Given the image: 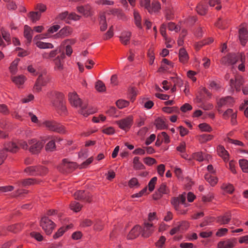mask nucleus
<instances>
[{
  "instance_id": "4468645a",
  "label": "nucleus",
  "mask_w": 248,
  "mask_h": 248,
  "mask_svg": "<svg viewBox=\"0 0 248 248\" xmlns=\"http://www.w3.org/2000/svg\"><path fill=\"white\" fill-rule=\"evenodd\" d=\"M154 231L153 224L145 222L143 227H141V236L145 238L149 237Z\"/></svg>"
},
{
  "instance_id": "cd10ccee",
  "label": "nucleus",
  "mask_w": 248,
  "mask_h": 248,
  "mask_svg": "<svg viewBox=\"0 0 248 248\" xmlns=\"http://www.w3.org/2000/svg\"><path fill=\"white\" fill-rule=\"evenodd\" d=\"M196 9L199 14L204 16L206 15L207 12L208 6L205 2H202L197 5Z\"/></svg>"
},
{
  "instance_id": "7ed1b4c3",
  "label": "nucleus",
  "mask_w": 248,
  "mask_h": 248,
  "mask_svg": "<svg viewBox=\"0 0 248 248\" xmlns=\"http://www.w3.org/2000/svg\"><path fill=\"white\" fill-rule=\"evenodd\" d=\"M40 226L46 234H50L55 227V224L47 217L45 216L40 220Z\"/></svg>"
},
{
  "instance_id": "de8ad7c7",
  "label": "nucleus",
  "mask_w": 248,
  "mask_h": 248,
  "mask_svg": "<svg viewBox=\"0 0 248 248\" xmlns=\"http://www.w3.org/2000/svg\"><path fill=\"white\" fill-rule=\"evenodd\" d=\"M71 227L70 225H67L66 227H61L59 230L57 231L56 233L54 235L53 237L55 239L59 238L60 236H62L63 233L65 232V231L70 228Z\"/></svg>"
},
{
  "instance_id": "603ef678",
  "label": "nucleus",
  "mask_w": 248,
  "mask_h": 248,
  "mask_svg": "<svg viewBox=\"0 0 248 248\" xmlns=\"http://www.w3.org/2000/svg\"><path fill=\"white\" fill-rule=\"evenodd\" d=\"M81 207L82 206L78 202L75 201L72 202L70 204L71 209L76 212L79 211Z\"/></svg>"
},
{
  "instance_id": "c756f323",
  "label": "nucleus",
  "mask_w": 248,
  "mask_h": 248,
  "mask_svg": "<svg viewBox=\"0 0 248 248\" xmlns=\"http://www.w3.org/2000/svg\"><path fill=\"white\" fill-rule=\"evenodd\" d=\"M134 23L136 27L139 29H142V26L141 24V17L140 16L139 13L137 11H134Z\"/></svg>"
},
{
  "instance_id": "79ce46f5",
  "label": "nucleus",
  "mask_w": 248,
  "mask_h": 248,
  "mask_svg": "<svg viewBox=\"0 0 248 248\" xmlns=\"http://www.w3.org/2000/svg\"><path fill=\"white\" fill-rule=\"evenodd\" d=\"M140 104L147 109H150L154 104L152 101L150 100L147 98L142 99L140 101Z\"/></svg>"
},
{
  "instance_id": "423d86ee",
  "label": "nucleus",
  "mask_w": 248,
  "mask_h": 248,
  "mask_svg": "<svg viewBox=\"0 0 248 248\" xmlns=\"http://www.w3.org/2000/svg\"><path fill=\"white\" fill-rule=\"evenodd\" d=\"M53 104L57 108L58 112L61 115H65L66 114V108L63 102L62 95L59 94L57 96Z\"/></svg>"
},
{
  "instance_id": "774afa93",
  "label": "nucleus",
  "mask_w": 248,
  "mask_h": 248,
  "mask_svg": "<svg viewBox=\"0 0 248 248\" xmlns=\"http://www.w3.org/2000/svg\"><path fill=\"white\" fill-rule=\"evenodd\" d=\"M0 112L4 115H8L9 114L10 111L6 105L5 104H0Z\"/></svg>"
},
{
  "instance_id": "864d4df0",
  "label": "nucleus",
  "mask_w": 248,
  "mask_h": 248,
  "mask_svg": "<svg viewBox=\"0 0 248 248\" xmlns=\"http://www.w3.org/2000/svg\"><path fill=\"white\" fill-rule=\"evenodd\" d=\"M19 61L20 59L19 58H16L12 62L9 67V70L11 73H13L15 72L17 69V66Z\"/></svg>"
},
{
  "instance_id": "f03ea898",
  "label": "nucleus",
  "mask_w": 248,
  "mask_h": 248,
  "mask_svg": "<svg viewBox=\"0 0 248 248\" xmlns=\"http://www.w3.org/2000/svg\"><path fill=\"white\" fill-rule=\"evenodd\" d=\"M246 57L244 53H230L223 57L220 60V63L223 65H233L237 62H245Z\"/></svg>"
},
{
  "instance_id": "052dcab7",
  "label": "nucleus",
  "mask_w": 248,
  "mask_h": 248,
  "mask_svg": "<svg viewBox=\"0 0 248 248\" xmlns=\"http://www.w3.org/2000/svg\"><path fill=\"white\" fill-rule=\"evenodd\" d=\"M155 125L158 129H163L166 127L164 121L161 119H157L155 121Z\"/></svg>"
},
{
  "instance_id": "393cba45",
  "label": "nucleus",
  "mask_w": 248,
  "mask_h": 248,
  "mask_svg": "<svg viewBox=\"0 0 248 248\" xmlns=\"http://www.w3.org/2000/svg\"><path fill=\"white\" fill-rule=\"evenodd\" d=\"M131 36V32L130 31H123L121 35L120 36V40L121 42L124 45H128L130 42Z\"/></svg>"
},
{
  "instance_id": "2f4dec72",
  "label": "nucleus",
  "mask_w": 248,
  "mask_h": 248,
  "mask_svg": "<svg viewBox=\"0 0 248 248\" xmlns=\"http://www.w3.org/2000/svg\"><path fill=\"white\" fill-rule=\"evenodd\" d=\"M3 150H5L6 153L8 151L15 153L18 151V147L15 143L9 142L5 145V148Z\"/></svg>"
},
{
  "instance_id": "1a4fd4ad",
  "label": "nucleus",
  "mask_w": 248,
  "mask_h": 248,
  "mask_svg": "<svg viewBox=\"0 0 248 248\" xmlns=\"http://www.w3.org/2000/svg\"><path fill=\"white\" fill-rule=\"evenodd\" d=\"M46 127L49 130L55 131L60 133L64 132L63 126L55 121H47L44 123Z\"/></svg>"
},
{
  "instance_id": "e2e57ef3",
  "label": "nucleus",
  "mask_w": 248,
  "mask_h": 248,
  "mask_svg": "<svg viewBox=\"0 0 248 248\" xmlns=\"http://www.w3.org/2000/svg\"><path fill=\"white\" fill-rule=\"evenodd\" d=\"M118 76L116 74L113 75L110 78V85L112 87H114L118 85Z\"/></svg>"
},
{
  "instance_id": "0eeeda50",
  "label": "nucleus",
  "mask_w": 248,
  "mask_h": 248,
  "mask_svg": "<svg viewBox=\"0 0 248 248\" xmlns=\"http://www.w3.org/2000/svg\"><path fill=\"white\" fill-rule=\"evenodd\" d=\"M53 104L57 108L58 112L61 115H65L66 114V108L63 102L62 95L59 94L57 96Z\"/></svg>"
},
{
  "instance_id": "5701e85b",
  "label": "nucleus",
  "mask_w": 248,
  "mask_h": 248,
  "mask_svg": "<svg viewBox=\"0 0 248 248\" xmlns=\"http://www.w3.org/2000/svg\"><path fill=\"white\" fill-rule=\"evenodd\" d=\"M232 215L230 213H226L222 216L217 217L216 221L220 225L228 224L231 220Z\"/></svg>"
},
{
  "instance_id": "09e8293b",
  "label": "nucleus",
  "mask_w": 248,
  "mask_h": 248,
  "mask_svg": "<svg viewBox=\"0 0 248 248\" xmlns=\"http://www.w3.org/2000/svg\"><path fill=\"white\" fill-rule=\"evenodd\" d=\"M218 155L223 157L225 159L227 158L228 156V152L225 149L224 147L219 146L217 149Z\"/></svg>"
},
{
  "instance_id": "e433bc0d",
  "label": "nucleus",
  "mask_w": 248,
  "mask_h": 248,
  "mask_svg": "<svg viewBox=\"0 0 248 248\" xmlns=\"http://www.w3.org/2000/svg\"><path fill=\"white\" fill-rule=\"evenodd\" d=\"M36 46L40 49L53 48L54 46L50 43H45L42 41H37L36 42Z\"/></svg>"
},
{
  "instance_id": "6e6552de",
  "label": "nucleus",
  "mask_w": 248,
  "mask_h": 248,
  "mask_svg": "<svg viewBox=\"0 0 248 248\" xmlns=\"http://www.w3.org/2000/svg\"><path fill=\"white\" fill-rule=\"evenodd\" d=\"M29 151L32 154H38L43 147L44 142L42 141H38L35 139H32L29 141Z\"/></svg>"
},
{
  "instance_id": "c03bdc74",
  "label": "nucleus",
  "mask_w": 248,
  "mask_h": 248,
  "mask_svg": "<svg viewBox=\"0 0 248 248\" xmlns=\"http://www.w3.org/2000/svg\"><path fill=\"white\" fill-rule=\"evenodd\" d=\"M26 77L23 75L15 77L12 79L13 82L17 85H22L24 83Z\"/></svg>"
},
{
  "instance_id": "f257e3e1",
  "label": "nucleus",
  "mask_w": 248,
  "mask_h": 248,
  "mask_svg": "<svg viewBox=\"0 0 248 248\" xmlns=\"http://www.w3.org/2000/svg\"><path fill=\"white\" fill-rule=\"evenodd\" d=\"M69 100L72 106L76 108L80 107L81 109L79 112L85 117L88 116L92 113V112H89L86 110L88 104L83 102L78 94H69Z\"/></svg>"
},
{
  "instance_id": "4c0bfd02",
  "label": "nucleus",
  "mask_w": 248,
  "mask_h": 248,
  "mask_svg": "<svg viewBox=\"0 0 248 248\" xmlns=\"http://www.w3.org/2000/svg\"><path fill=\"white\" fill-rule=\"evenodd\" d=\"M61 140L60 138H56L55 140H52L48 142L46 146V150L47 151H53L55 148V141H60Z\"/></svg>"
},
{
  "instance_id": "13d9d810",
  "label": "nucleus",
  "mask_w": 248,
  "mask_h": 248,
  "mask_svg": "<svg viewBox=\"0 0 248 248\" xmlns=\"http://www.w3.org/2000/svg\"><path fill=\"white\" fill-rule=\"evenodd\" d=\"M157 181V177H154L151 179L148 184L149 190L150 192L153 191L155 188V185Z\"/></svg>"
},
{
  "instance_id": "69168bd1",
  "label": "nucleus",
  "mask_w": 248,
  "mask_h": 248,
  "mask_svg": "<svg viewBox=\"0 0 248 248\" xmlns=\"http://www.w3.org/2000/svg\"><path fill=\"white\" fill-rule=\"evenodd\" d=\"M147 55L150 59L149 64L150 65H152L154 63V60L155 58L154 51L151 49H149Z\"/></svg>"
},
{
  "instance_id": "dca6fc26",
  "label": "nucleus",
  "mask_w": 248,
  "mask_h": 248,
  "mask_svg": "<svg viewBox=\"0 0 248 248\" xmlns=\"http://www.w3.org/2000/svg\"><path fill=\"white\" fill-rule=\"evenodd\" d=\"M77 10L78 13L82 14L86 17L91 16L93 15L92 8L89 4L77 6Z\"/></svg>"
},
{
  "instance_id": "ddd939ff",
  "label": "nucleus",
  "mask_w": 248,
  "mask_h": 248,
  "mask_svg": "<svg viewBox=\"0 0 248 248\" xmlns=\"http://www.w3.org/2000/svg\"><path fill=\"white\" fill-rule=\"evenodd\" d=\"M65 58V55L63 51H62L60 55L56 57L54 60L53 62L54 63V69L58 71H62L63 68V60Z\"/></svg>"
},
{
  "instance_id": "412c9836",
  "label": "nucleus",
  "mask_w": 248,
  "mask_h": 248,
  "mask_svg": "<svg viewBox=\"0 0 248 248\" xmlns=\"http://www.w3.org/2000/svg\"><path fill=\"white\" fill-rule=\"evenodd\" d=\"M235 239L231 238L221 241L217 244L218 248H233L235 244Z\"/></svg>"
},
{
  "instance_id": "2eb2a0df",
  "label": "nucleus",
  "mask_w": 248,
  "mask_h": 248,
  "mask_svg": "<svg viewBox=\"0 0 248 248\" xmlns=\"http://www.w3.org/2000/svg\"><path fill=\"white\" fill-rule=\"evenodd\" d=\"M133 119L132 117H128L117 122L119 127L125 131H127L132 124Z\"/></svg>"
},
{
  "instance_id": "aec40b11",
  "label": "nucleus",
  "mask_w": 248,
  "mask_h": 248,
  "mask_svg": "<svg viewBox=\"0 0 248 248\" xmlns=\"http://www.w3.org/2000/svg\"><path fill=\"white\" fill-rule=\"evenodd\" d=\"M243 84V79L241 78H235V79H231L230 81V85L232 89L233 87L236 92H239L241 89V86Z\"/></svg>"
},
{
  "instance_id": "49530a36",
  "label": "nucleus",
  "mask_w": 248,
  "mask_h": 248,
  "mask_svg": "<svg viewBox=\"0 0 248 248\" xmlns=\"http://www.w3.org/2000/svg\"><path fill=\"white\" fill-rule=\"evenodd\" d=\"M113 35V26H111L107 32L104 34L103 38L104 40H107L112 38Z\"/></svg>"
},
{
  "instance_id": "f704fd0d",
  "label": "nucleus",
  "mask_w": 248,
  "mask_h": 248,
  "mask_svg": "<svg viewBox=\"0 0 248 248\" xmlns=\"http://www.w3.org/2000/svg\"><path fill=\"white\" fill-rule=\"evenodd\" d=\"M95 89L98 92H104L106 91L105 83L100 80H98L95 83Z\"/></svg>"
},
{
  "instance_id": "4be33fe9",
  "label": "nucleus",
  "mask_w": 248,
  "mask_h": 248,
  "mask_svg": "<svg viewBox=\"0 0 248 248\" xmlns=\"http://www.w3.org/2000/svg\"><path fill=\"white\" fill-rule=\"evenodd\" d=\"M141 232V227L139 225L135 226L127 235V239H133L137 238Z\"/></svg>"
},
{
  "instance_id": "a878e982",
  "label": "nucleus",
  "mask_w": 248,
  "mask_h": 248,
  "mask_svg": "<svg viewBox=\"0 0 248 248\" xmlns=\"http://www.w3.org/2000/svg\"><path fill=\"white\" fill-rule=\"evenodd\" d=\"M109 14L117 16L121 19L125 20L126 17L123 10L120 9H112L109 10Z\"/></svg>"
},
{
  "instance_id": "39448f33",
  "label": "nucleus",
  "mask_w": 248,
  "mask_h": 248,
  "mask_svg": "<svg viewBox=\"0 0 248 248\" xmlns=\"http://www.w3.org/2000/svg\"><path fill=\"white\" fill-rule=\"evenodd\" d=\"M25 171L31 175H43L47 173V170L42 166H30L25 169Z\"/></svg>"
},
{
  "instance_id": "bb28decb",
  "label": "nucleus",
  "mask_w": 248,
  "mask_h": 248,
  "mask_svg": "<svg viewBox=\"0 0 248 248\" xmlns=\"http://www.w3.org/2000/svg\"><path fill=\"white\" fill-rule=\"evenodd\" d=\"M74 197L77 200H84L88 202H90L89 196L86 195V193L83 190H78L74 194Z\"/></svg>"
},
{
  "instance_id": "72a5a7b5",
  "label": "nucleus",
  "mask_w": 248,
  "mask_h": 248,
  "mask_svg": "<svg viewBox=\"0 0 248 248\" xmlns=\"http://www.w3.org/2000/svg\"><path fill=\"white\" fill-rule=\"evenodd\" d=\"M41 16V14L39 12H30L28 14V17L30 18L32 22L38 21Z\"/></svg>"
},
{
  "instance_id": "f3484780",
  "label": "nucleus",
  "mask_w": 248,
  "mask_h": 248,
  "mask_svg": "<svg viewBox=\"0 0 248 248\" xmlns=\"http://www.w3.org/2000/svg\"><path fill=\"white\" fill-rule=\"evenodd\" d=\"M73 32V29L68 26H66L61 29L55 35L56 38H63L70 36Z\"/></svg>"
},
{
  "instance_id": "3c124183",
  "label": "nucleus",
  "mask_w": 248,
  "mask_h": 248,
  "mask_svg": "<svg viewBox=\"0 0 248 248\" xmlns=\"http://www.w3.org/2000/svg\"><path fill=\"white\" fill-rule=\"evenodd\" d=\"M81 18V16L78 15L75 13H71L68 14V16L67 18V20L65 21L66 23H69V22L68 21V20H79Z\"/></svg>"
},
{
  "instance_id": "5fc2aeb1",
  "label": "nucleus",
  "mask_w": 248,
  "mask_h": 248,
  "mask_svg": "<svg viewBox=\"0 0 248 248\" xmlns=\"http://www.w3.org/2000/svg\"><path fill=\"white\" fill-rule=\"evenodd\" d=\"M166 25L165 24H162L161 25L160 28V32L161 34L162 35V36L164 38V39L168 41V42H170V39H168L167 37V34H166Z\"/></svg>"
},
{
  "instance_id": "680f3d73",
  "label": "nucleus",
  "mask_w": 248,
  "mask_h": 248,
  "mask_svg": "<svg viewBox=\"0 0 248 248\" xmlns=\"http://www.w3.org/2000/svg\"><path fill=\"white\" fill-rule=\"evenodd\" d=\"M140 5L144 7L149 12L151 7L150 0H142L140 1Z\"/></svg>"
},
{
  "instance_id": "9b49d317",
  "label": "nucleus",
  "mask_w": 248,
  "mask_h": 248,
  "mask_svg": "<svg viewBox=\"0 0 248 248\" xmlns=\"http://www.w3.org/2000/svg\"><path fill=\"white\" fill-rule=\"evenodd\" d=\"M246 24L245 23L241 24L240 27H242L239 30V38L243 46H245L248 41V31L244 27Z\"/></svg>"
},
{
  "instance_id": "b1692460",
  "label": "nucleus",
  "mask_w": 248,
  "mask_h": 248,
  "mask_svg": "<svg viewBox=\"0 0 248 248\" xmlns=\"http://www.w3.org/2000/svg\"><path fill=\"white\" fill-rule=\"evenodd\" d=\"M189 60V56L186 49L184 47L181 48L179 51V62L183 64L187 63Z\"/></svg>"
},
{
  "instance_id": "338daca9",
  "label": "nucleus",
  "mask_w": 248,
  "mask_h": 248,
  "mask_svg": "<svg viewBox=\"0 0 248 248\" xmlns=\"http://www.w3.org/2000/svg\"><path fill=\"white\" fill-rule=\"evenodd\" d=\"M61 28L60 26L59 25H55L50 27L47 30V33H48V35H49V34L53 33L55 32H56L60 29Z\"/></svg>"
},
{
  "instance_id": "20e7f679",
  "label": "nucleus",
  "mask_w": 248,
  "mask_h": 248,
  "mask_svg": "<svg viewBox=\"0 0 248 248\" xmlns=\"http://www.w3.org/2000/svg\"><path fill=\"white\" fill-rule=\"evenodd\" d=\"M77 167L75 162H70L67 159H63L62 163L58 167L60 171L62 173H69Z\"/></svg>"
},
{
  "instance_id": "c85d7f7f",
  "label": "nucleus",
  "mask_w": 248,
  "mask_h": 248,
  "mask_svg": "<svg viewBox=\"0 0 248 248\" xmlns=\"http://www.w3.org/2000/svg\"><path fill=\"white\" fill-rule=\"evenodd\" d=\"M172 81L174 83V85L176 86L177 87L180 89V92H181V88H183V91L185 93H186V85L183 86V80L178 78H171Z\"/></svg>"
},
{
  "instance_id": "0e129e2a",
  "label": "nucleus",
  "mask_w": 248,
  "mask_h": 248,
  "mask_svg": "<svg viewBox=\"0 0 248 248\" xmlns=\"http://www.w3.org/2000/svg\"><path fill=\"white\" fill-rule=\"evenodd\" d=\"M213 138V136L209 134H202L200 136V140L202 142H206L211 140Z\"/></svg>"
},
{
  "instance_id": "473e14b6",
  "label": "nucleus",
  "mask_w": 248,
  "mask_h": 248,
  "mask_svg": "<svg viewBox=\"0 0 248 248\" xmlns=\"http://www.w3.org/2000/svg\"><path fill=\"white\" fill-rule=\"evenodd\" d=\"M32 32L31 28L28 25L24 26V35L25 37L27 39L28 43L30 44L32 40Z\"/></svg>"
},
{
  "instance_id": "6ab92c4d",
  "label": "nucleus",
  "mask_w": 248,
  "mask_h": 248,
  "mask_svg": "<svg viewBox=\"0 0 248 248\" xmlns=\"http://www.w3.org/2000/svg\"><path fill=\"white\" fill-rule=\"evenodd\" d=\"M186 202V194L184 193L178 197H174L171 200V203L176 210H179V204H185Z\"/></svg>"
},
{
  "instance_id": "37998d69",
  "label": "nucleus",
  "mask_w": 248,
  "mask_h": 248,
  "mask_svg": "<svg viewBox=\"0 0 248 248\" xmlns=\"http://www.w3.org/2000/svg\"><path fill=\"white\" fill-rule=\"evenodd\" d=\"M134 168L136 170H143L145 167L143 164L140 161L139 157L136 156L133 159Z\"/></svg>"
},
{
  "instance_id": "a211bd4d",
  "label": "nucleus",
  "mask_w": 248,
  "mask_h": 248,
  "mask_svg": "<svg viewBox=\"0 0 248 248\" xmlns=\"http://www.w3.org/2000/svg\"><path fill=\"white\" fill-rule=\"evenodd\" d=\"M188 227V223L186 222L179 223L177 225L170 231V234L171 235L176 233H181Z\"/></svg>"
},
{
  "instance_id": "7c9ffc66",
  "label": "nucleus",
  "mask_w": 248,
  "mask_h": 248,
  "mask_svg": "<svg viewBox=\"0 0 248 248\" xmlns=\"http://www.w3.org/2000/svg\"><path fill=\"white\" fill-rule=\"evenodd\" d=\"M100 30L102 31H106L108 27L106 21V17L104 13L101 15L99 16Z\"/></svg>"
},
{
  "instance_id": "58836bf2",
  "label": "nucleus",
  "mask_w": 248,
  "mask_h": 248,
  "mask_svg": "<svg viewBox=\"0 0 248 248\" xmlns=\"http://www.w3.org/2000/svg\"><path fill=\"white\" fill-rule=\"evenodd\" d=\"M205 179L212 186H215L217 183L218 179L209 174H206L204 176Z\"/></svg>"
},
{
  "instance_id": "4d7b16f0",
  "label": "nucleus",
  "mask_w": 248,
  "mask_h": 248,
  "mask_svg": "<svg viewBox=\"0 0 248 248\" xmlns=\"http://www.w3.org/2000/svg\"><path fill=\"white\" fill-rule=\"evenodd\" d=\"M116 104L117 106L119 108H124V107H126V106H127L129 104V102L124 100L120 99V100H118L116 102Z\"/></svg>"
},
{
  "instance_id": "9d476101",
  "label": "nucleus",
  "mask_w": 248,
  "mask_h": 248,
  "mask_svg": "<svg viewBox=\"0 0 248 248\" xmlns=\"http://www.w3.org/2000/svg\"><path fill=\"white\" fill-rule=\"evenodd\" d=\"M48 82V78L46 76H44L40 74L33 86V91L35 92H40L42 91V87L45 86Z\"/></svg>"
},
{
  "instance_id": "6e6d98bb",
  "label": "nucleus",
  "mask_w": 248,
  "mask_h": 248,
  "mask_svg": "<svg viewBox=\"0 0 248 248\" xmlns=\"http://www.w3.org/2000/svg\"><path fill=\"white\" fill-rule=\"evenodd\" d=\"M199 127L202 131L210 132L212 130L211 127L206 123L201 124L199 125Z\"/></svg>"
},
{
  "instance_id": "ea45409f",
  "label": "nucleus",
  "mask_w": 248,
  "mask_h": 248,
  "mask_svg": "<svg viewBox=\"0 0 248 248\" xmlns=\"http://www.w3.org/2000/svg\"><path fill=\"white\" fill-rule=\"evenodd\" d=\"M39 181L33 178H29L22 180L21 182L22 186L24 187H27L33 184H38Z\"/></svg>"
},
{
  "instance_id": "8fccbe9b",
  "label": "nucleus",
  "mask_w": 248,
  "mask_h": 248,
  "mask_svg": "<svg viewBox=\"0 0 248 248\" xmlns=\"http://www.w3.org/2000/svg\"><path fill=\"white\" fill-rule=\"evenodd\" d=\"M209 4L211 7H214L217 5L215 9L217 10H219L221 8L220 5V0H209Z\"/></svg>"
},
{
  "instance_id": "f8f14e48",
  "label": "nucleus",
  "mask_w": 248,
  "mask_h": 248,
  "mask_svg": "<svg viewBox=\"0 0 248 248\" xmlns=\"http://www.w3.org/2000/svg\"><path fill=\"white\" fill-rule=\"evenodd\" d=\"M234 102L233 98L230 96H228L224 98H222L217 102L218 111L219 113H222V110L221 108L224 106H231Z\"/></svg>"
},
{
  "instance_id": "a18cd8bd",
  "label": "nucleus",
  "mask_w": 248,
  "mask_h": 248,
  "mask_svg": "<svg viewBox=\"0 0 248 248\" xmlns=\"http://www.w3.org/2000/svg\"><path fill=\"white\" fill-rule=\"evenodd\" d=\"M239 165L244 172H248V160L242 159L239 160Z\"/></svg>"
},
{
  "instance_id": "a19ab883",
  "label": "nucleus",
  "mask_w": 248,
  "mask_h": 248,
  "mask_svg": "<svg viewBox=\"0 0 248 248\" xmlns=\"http://www.w3.org/2000/svg\"><path fill=\"white\" fill-rule=\"evenodd\" d=\"M161 9V4L160 2L156 0H153L152 3V6L150 7L149 13H152L158 11Z\"/></svg>"
},
{
  "instance_id": "bf43d9fd",
  "label": "nucleus",
  "mask_w": 248,
  "mask_h": 248,
  "mask_svg": "<svg viewBox=\"0 0 248 248\" xmlns=\"http://www.w3.org/2000/svg\"><path fill=\"white\" fill-rule=\"evenodd\" d=\"M7 230L9 232H16L20 229V226L18 224H15L9 226L7 228Z\"/></svg>"
},
{
  "instance_id": "c9c22d12",
  "label": "nucleus",
  "mask_w": 248,
  "mask_h": 248,
  "mask_svg": "<svg viewBox=\"0 0 248 248\" xmlns=\"http://www.w3.org/2000/svg\"><path fill=\"white\" fill-rule=\"evenodd\" d=\"M158 193L156 194L157 197L155 198V199L160 198L163 194L168 193L169 190L165 184H162L158 188Z\"/></svg>"
}]
</instances>
